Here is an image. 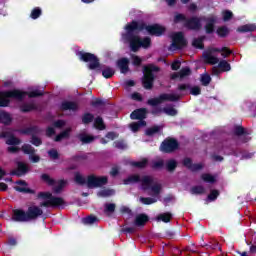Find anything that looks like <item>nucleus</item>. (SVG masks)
<instances>
[{"label": "nucleus", "mask_w": 256, "mask_h": 256, "mask_svg": "<svg viewBox=\"0 0 256 256\" xmlns=\"http://www.w3.org/2000/svg\"><path fill=\"white\" fill-rule=\"evenodd\" d=\"M143 29H145L150 35L159 36L165 33V28L159 24L145 26L142 22L133 21L125 27L126 34L122 35V41L124 43H130L131 51L136 52L139 51L141 47H143V49L150 47L151 39L149 37L140 39L139 36L133 35L135 31H143Z\"/></svg>", "instance_id": "f257e3e1"}, {"label": "nucleus", "mask_w": 256, "mask_h": 256, "mask_svg": "<svg viewBox=\"0 0 256 256\" xmlns=\"http://www.w3.org/2000/svg\"><path fill=\"white\" fill-rule=\"evenodd\" d=\"M131 183H141L142 189L152 196V198H140V202L143 203V205H153V203L159 201L162 187L153 177L132 175L124 180L125 185H131Z\"/></svg>", "instance_id": "f03ea898"}, {"label": "nucleus", "mask_w": 256, "mask_h": 256, "mask_svg": "<svg viewBox=\"0 0 256 256\" xmlns=\"http://www.w3.org/2000/svg\"><path fill=\"white\" fill-rule=\"evenodd\" d=\"M75 181L76 183H79V185H85L87 184V187L90 189H93V187H102V185H105L107 183V177H97V176H88L87 179L82 177L81 174L76 173L75 174Z\"/></svg>", "instance_id": "7ed1b4c3"}, {"label": "nucleus", "mask_w": 256, "mask_h": 256, "mask_svg": "<svg viewBox=\"0 0 256 256\" xmlns=\"http://www.w3.org/2000/svg\"><path fill=\"white\" fill-rule=\"evenodd\" d=\"M41 207H63L65 200L59 197H53L52 193L42 192L39 194Z\"/></svg>", "instance_id": "20e7f679"}, {"label": "nucleus", "mask_w": 256, "mask_h": 256, "mask_svg": "<svg viewBox=\"0 0 256 256\" xmlns=\"http://www.w3.org/2000/svg\"><path fill=\"white\" fill-rule=\"evenodd\" d=\"M213 53H221L222 57H229V55H231V50L227 48H209L206 52H204V61L210 65H217V63H219V58L213 56Z\"/></svg>", "instance_id": "39448f33"}, {"label": "nucleus", "mask_w": 256, "mask_h": 256, "mask_svg": "<svg viewBox=\"0 0 256 256\" xmlns=\"http://www.w3.org/2000/svg\"><path fill=\"white\" fill-rule=\"evenodd\" d=\"M26 96L27 92H22L20 90L2 92L0 93V107H7L10 99H17L18 101H21L22 99H25Z\"/></svg>", "instance_id": "423d86ee"}, {"label": "nucleus", "mask_w": 256, "mask_h": 256, "mask_svg": "<svg viewBox=\"0 0 256 256\" xmlns=\"http://www.w3.org/2000/svg\"><path fill=\"white\" fill-rule=\"evenodd\" d=\"M147 115V110L146 109H138L135 110L134 112L131 113L130 118L131 119H137L139 120V122H134L132 124H130V129L131 131H133V133H137V131H139V129H141V127H145V125H147V122H145V117Z\"/></svg>", "instance_id": "0eeeda50"}, {"label": "nucleus", "mask_w": 256, "mask_h": 256, "mask_svg": "<svg viewBox=\"0 0 256 256\" xmlns=\"http://www.w3.org/2000/svg\"><path fill=\"white\" fill-rule=\"evenodd\" d=\"M159 71V67L154 65H148L144 67L143 86L145 89H151L153 87V79H155V73Z\"/></svg>", "instance_id": "6e6552de"}, {"label": "nucleus", "mask_w": 256, "mask_h": 256, "mask_svg": "<svg viewBox=\"0 0 256 256\" xmlns=\"http://www.w3.org/2000/svg\"><path fill=\"white\" fill-rule=\"evenodd\" d=\"M174 22L183 23L184 27H187V29H193L194 31L201 29V19L192 18L191 20H187L183 14H177L174 17Z\"/></svg>", "instance_id": "1a4fd4ad"}, {"label": "nucleus", "mask_w": 256, "mask_h": 256, "mask_svg": "<svg viewBox=\"0 0 256 256\" xmlns=\"http://www.w3.org/2000/svg\"><path fill=\"white\" fill-rule=\"evenodd\" d=\"M1 137L8 138L6 140L7 145H12L8 147V151L10 153H17V151H19V148L15 145H19L21 141L14 137L13 132L11 130L2 132Z\"/></svg>", "instance_id": "9d476101"}, {"label": "nucleus", "mask_w": 256, "mask_h": 256, "mask_svg": "<svg viewBox=\"0 0 256 256\" xmlns=\"http://www.w3.org/2000/svg\"><path fill=\"white\" fill-rule=\"evenodd\" d=\"M179 99V95L177 94H161L159 97L148 100V105L152 107H157V105H161V103H165V101H177Z\"/></svg>", "instance_id": "9b49d317"}, {"label": "nucleus", "mask_w": 256, "mask_h": 256, "mask_svg": "<svg viewBox=\"0 0 256 256\" xmlns=\"http://www.w3.org/2000/svg\"><path fill=\"white\" fill-rule=\"evenodd\" d=\"M77 55L79 56V59H81V61L90 63L88 65L89 69H97V67H99V60L97 59V56L86 52H78Z\"/></svg>", "instance_id": "f8f14e48"}, {"label": "nucleus", "mask_w": 256, "mask_h": 256, "mask_svg": "<svg viewBox=\"0 0 256 256\" xmlns=\"http://www.w3.org/2000/svg\"><path fill=\"white\" fill-rule=\"evenodd\" d=\"M41 179L42 181H44V183H47V185L53 187V191H55V193H59V191H61L67 183L63 180L55 181L52 178H50L47 174H42Z\"/></svg>", "instance_id": "ddd939ff"}, {"label": "nucleus", "mask_w": 256, "mask_h": 256, "mask_svg": "<svg viewBox=\"0 0 256 256\" xmlns=\"http://www.w3.org/2000/svg\"><path fill=\"white\" fill-rule=\"evenodd\" d=\"M187 45V40L183 37V33H175L172 35V44L170 46V51H175V49H181Z\"/></svg>", "instance_id": "4468645a"}, {"label": "nucleus", "mask_w": 256, "mask_h": 256, "mask_svg": "<svg viewBox=\"0 0 256 256\" xmlns=\"http://www.w3.org/2000/svg\"><path fill=\"white\" fill-rule=\"evenodd\" d=\"M177 147H179V143H177V140L167 139L161 144L160 150L164 153H171V151H175Z\"/></svg>", "instance_id": "2eb2a0df"}, {"label": "nucleus", "mask_w": 256, "mask_h": 256, "mask_svg": "<svg viewBox=\"0 0 256 256\" xmlns=\"http://www.w3.org/2000/svg\"><path fill=\"white\" fill-rule=\"evenodd\" d=\"M22 151L23 153H25L26 155H30L29 159L30 161H32V163H39V161H41V158L39 157V155L35 154V149L32 148L31 145L29 144H24L22 146Z\"/></svg>", "instance_id": "dca6fc26"}, {"label": "nucleus", "mask_w": 256, "mask_h": 256, "mask_svg": "<svg viewBox=\"0 0 256 256\" xmlns=\"http://www.w3.org/2000/svg\"><path fill=\"white\" fill-rule=\"evenodd\" d=\"M26 213L28 215L29 221H31L32 219H37V217H41V215H43V210L38 206L31 205Z\"/></svg>", "instance_id": "f3484780"}, {"label": "nucleus", "mask_w": 256, "mask_h": 256, "mask_svg": "<svg viewBox=\"0 0 256 256\" xmlns=\"http://www.w3.org/2000/svg\"><path fill=\"white\" fill-rule=\"evenodd\" d=\"M12 219L13 221L25 222V221H29V216L27 212L23 210H14Z\"/></svg>", "instance_id": "a211bd4d"}, {"label": "nucleus", "mask_w": 256, "mask_h": 256, "mask_svg": "<svg viewBox=\"0 0 256 256\" xmlns=\"http://www.w3.org/2000/svg\"><path fill=\"white\" fill-rule=\"evenodd\" d=\"M118 69H120L121 73H128L129 72V59L121 58L117 61Z\"/></svg>", "instance_id": "6ab92c4d"}, {"label": "nucleus", "mask_w": 256, "mask_h": 256, "mask_svg": "<svg viewBox=\"0 0 256 256\" xmlns=\"http://www.w3.org/2000/svg\"><path fill=\"white\" fill-rule=\"evenodd\" d=\"M148 221L149 217H147V215L139 214L135 218L134 225H136V227H143V225H145Z\"/></svg>", "instance_id": "aec40b11"}, {"label": "nucleus", "mask_w": 256, "mask_h": 256, "mask_svg": "<svg viewBox=\"0 0 256 256\" xmlns=\"http://www.w3.org/2000/svg\"><path fill=\"white\" fill-rule=\"evenodd\" d=\"M14 189L16 191H19L20 193H29V186L27 185V182H25V181L16 182Z\"/></svg>", "instance_id": "412c9836"}, {"label": "nucleus", "mask_w": 256, "mask_h": 256, "mask_svg": "<svg viewBox=\"0 0 256 256\" xmlns=\"http://www.w3.org/2000/svg\"><path fill=\"white\" fill-rule=\"evenodd\" d=\"M215 21H217V19L215 18V16H210L206 19V33H213L214 27L213 25H215Z\"/></svg>", "instance_id": "4be33fe9"}, {"label": "nucleus", "mask_w": 256, "mask_h": 256, "mask_svg": "<svg viewBox=\"0 0 256 256\" xmlns=\"http://www.w3.org/2000/svg\"><path fill=\"white\" fill-rule=\"evenodd\" d=\"M188 75H191V70L186 67L183 68L179 73L173 74L172 79H185V77H188Z\"/></svg>", "instance_id": "5701e85b"}, {"label": "nucleus", "mask_w": 256, "mask_h": 256, "mask_svg": "<svg viewBox=\"0 0 256 256\" xmlns=\"http://www.w3.org/2000/svg\"><path fill=\"white\" fill-rule=\"evenodd\" d=\"M184 165L188 167V169H191V171H199V169L203 168L201 164H193L189 158L184 159Z\"/></svg>", "instance_id": "b1692460"}, {"label": "nucleus", "mask_w": 256, "mask_h": 256, "mask_svg": "<svg viewBox=\"0 0 256 256\" xmlns=\"http://www.w3.org/2000/svg\"><path fill=\"white\" fill-rule=\"evenodd\" d=\"M77 103L75 102H63L61 109L62 111H77Z\"/></svg>", "instance_id": "393cba45"}, {"label": "nucleus", "mask_w": 256, "mask_h": 256, "mask_svg": "<svg viewBox=\"0 0 256 256\" xmlns=\"http://www.w3.org/2000/svg\"><path fill=\"white\" fill-rule=\"evenodd\" d=\"M27 171H29V167L27 166V164L23 162H19L18 169L16 170L15 175H18V177H21V175H25Z\"/></svg>", "instance_id": "a878e982"}, {"label": "nucleus", "mask_w": 256, "mask_h": 256, "mask_svg": "<svg viewBox=\"0 0 256 256\" xmlns=\"http://www.w3.org/2000/svg\"><path fill=\"white\" fill-rule=\"evenodd\" d=\"M119 137V135L115 132H109L107 135H106V139L105 138H102L100 140V143H102V145H107V143H109V141H113L115 139H117Z\"/></svg>", "instance_id": "bb28decb"}, {"label": "nucleus", "mask_w": 256, "mask_h": 256, "mask_svg": "<svg viewBox=\"0 0 256 256\" xmlns=\"http://www.w3.org/2000/svg\"><path fill=\"white\" fill-rule=\"evenodd\" d=\"M255 29V24H246L244 26L239 27L237 31H239V33H249L250 31H255Z\"/></svg>", "instance_id": "cd10ccee"}, {"label": "nucleus", "mask_w": 256, "mask_h": 256, "mask_svg": "<svg viewBox=\"0 0 256 256\" xmlns=\"http://www.w3.org/2000/svg\"><path fill=\"white\" fill-rule=\"evenodd\" d=\"M173 215L169 212L158 215L157 221H163V223H169Z\"/></svg>", "instance_id": "c85d7f7f"}, {"label": "nucleus", "mask_w": 256, "mask_h": 256, "mask_svg": "<svg viewBox=\"0 0 256 256\" xmlns=\"http://www.w3.org/2000/svg\"><path fill=\"white\" fill-rule=\"evenodd\" d=\"M0 123H4V125H9V123H11V115L6 112H0Z\"/></svg>", "instance_id": "c756f323"}, {"label": "nucleus", "mask_w": 256, "mask_h": 256, "mask_svg": "<svg viewBox=\"0 0 256 256\" xmlns=\"http://www.w3.org/2000/svg\"><path fill=\"white\" fill-rule=\"evenodd\" d=\"M218 68L221 72L231 71V64L225 60H222L219 62Z\"/></svg>", "instance_id": "7c9ffc66"}, {"label": "nucleus", "mask_w": 256, "mask_h": 256, "mask_svg": "<svg viewBox=\"0 0 256 256\" xmlns=\"http://www.w3.org/2000/svg\"><path fill=\"white\" fill-rule=\"evenodd\" d=\"M79 139L82 143H93L95 141V137L89 134H80Z\"/></svg>", "instance_id": "2f4dec72"}, {"label": "nucleus", "mask_w": 256, "mask_h": 256, "mask_svg": "<svg viewBox=\"0 0 256 256\" xmlns=\"http://www.w3.org/2000/svg\"><path fill=\"white\" fill-rule=\"evenodd\" d=\"M95 129H99V131H103L105 129V123H103V118L98 117L94 121Z\"/></svg>", "instance_id": "473e14b6"}, {"label": "nucleus", "mask_w": 256, "mask_h": 256, "mask_svg": "<svg viewBox=\"0 0 256 256\" xmlns=\"http://www.w3.org/2000/svg\"><path fill=\"white\" fill-rule=\"evenodd\" d=\"M162 111L170 117H175V115H177V110L173 106H167Z\"/></svg>", "instance_id": "72a5a7b5"}, {"label": "nucleus", "mask_w": 256, "mask_h": 256, "mask_svg": "<svg viewBox=\"0 0 256 256\" xmlns=\"http://www.w3.org/2000/svg\"><path fill=\"white\" fill-rule=\"evenodd\" d=\"M102 75L105 77V79H111V77L115 75V70H113V68L107 67L102 71Z\"/></svg>", "instance_id": "f704fd0d"}, {"label": "nucleus", "mask_w": 256, "mask_h": 256, "mask_svg": "<svg viewBox=\"0 0 256 256\" xmlns=\"http://www.w3.org/2000/svg\"><path fill=\"white\" fill-rule=\"evenodd\" d=\"M202 179L206 183H215L217 181V178H215V176H213L211 174H203Z\"/></svg>", "instance_id": "c9c22d12"}, {"label": "nucleus", "mask_w": 256, "mask_h": 256, "mask_svg": "<svg viewBox=\"0 0 256 256\" xmlns=\"http://www.w3.org/2000/svg\"><path fill=\"white\" fill-rule=\"evenodd\" d=\"M159 131H161V126H154L146 130V135L151 137L152 135H155V133H159Z\"/></svg>", "instance_id": "e433bc0d"}, {"label": "nucleus", "mask_w": 256, "mask_h": 256, "mask_svg": "<svg viewBox=\"0 0 256 256\" xmlns=\"http://www.w3.org/2000/svg\"><path fill=\"white\" fill-rule=\"evenodd\" d=\"M98 219L95 216H88L83 219V223L85 225H93V223H97Z\"/></svg>", "instance_id": "4c0bfd02"}, {"label": "nucleus", "mask_w": 256, "mask_h": 256, "mask_svg": "<svg viewBox=\"0 0 256 256\" xmlns=\"http://www.w3.org/2000/svg\"><path fill=\"white\" fill-rule=\"evenodd\" d=\"M69 133H71L70 128L66 129L60 135L56 136L55 141H61L62 139H67V137H69Z\"/></svg>", "instance_id": "58836bf2"}, {"label": "nucleus", "mask_w": 256, "mask_h": 256, "mask_svg": "<svg viewBox=\"0 0 256 256\" xmlns=\"http://www.w3.org/2000/svg\"><path fill=\"white\" fill-rule=\"evenodd\" d=\"M111 195H115V191L108 189L98 192V197H111Z\"/></svg>", "instance_id": "ea45409f"}, {"label": "nucleus", "mask_w": 256, "mask_h": 256, "mask_svg": "<svg viewBox=\"0 0 256 256\" xmlns=\"http://www.w3.org/2000/svg\"><path fill=\"white\" fill-rule=\"evenodd\" d=\"M233 18V12L230 10H224L222 11V19L223 21H229V19Z\"/></svg>", "instance_id": "a19ab883"}, {"label": "nucleus", "mask_w": 256, "mask_h": 256, "mask_svg": "<svg viewBox=\"0 0 256 256\" xmlns=\"http://www.w3.org/2000/svg\"><path fill=\"white\" fill-rule=\"evenodd\" d=\"M176 167H177V162L175 160H168L166 162V169H168V171H174Z\"/></svg>", "instance_id": "79ce46f5"}, {"label": "nucleus", "mask_w": 256, "mask_h": 256, "mask_svg": "<svg viewBox=\"0 0 256 256\" xmlns=\"http://www.w3.org/2000/svg\"><path fill=\"white\" fill-rule=\"evenodd\" d=\"M201 83L204 86L209 85V83H211V76H209V74H202L201 75Z\"/></svg>", "instance_id": "37998d69"}, {"label": "nucleus", "mask_w": 256, "mask_h": 256, "mask_svg": "<svg viewBox=\"0 0 256 256\" xmlns=\"http://www.w3.org/2000/svg\"><path fill=\"white\" fill-rule=\"evenodd\" d=\"M192 45L196 47V49H203V38L194 39Z\"/></svg>", "instance_id": "c03bdc74"}, {"label": "nucleus", "mask_w": 256, "mask_h": 256, "mask_svg": "<svg viewBox=\"0 0 256 256\" xmlns=\"http://www.w3.org/2000/svg\"><path fill=\"white\" fill-rule=\"evenodd\" d=\"M33 109H35V103L24 104L21 106V111L24 113H27V111H33Z\"/></svg>", "instance_id": "a18cd8bd"}, {"label": "nucleus", "mask_w": 256, "mask_h": 256, "mask_svg": "<svg viewBox=\"0 0 256 256\" xmlns=\"http://www.w3.org/2000/svg\"><path fill=\"white\" fill-rule=\"evenodd\" d=\"M217 35H219V37L229 35V29H227V27H220L217 29Z\"/></svg>", "instance_id": "49530a36"}, {"label": "nucleus", "mask_w": 256, "mask_h": 256, "mask_svg": "<svg viewBox=\"0 0 256 256\" xmlns=\"http://www.w3.org/2000/svg\"><path fill=\"white\" fill-rule=\"evenodd\" d=\"M131 60H132V64L135 66V67H139V65H141L142 63V59L137 56V55H132L131 56Z\"/></svg>", "instance_id": "de8ad7c7"}, {"label": "nucleus", "mask_w": 256, "mask_h": 256, "mask_svg": "<svg viewBox=\"0 0 256 256\" xmlns=\"http://www.w3.org/2000/svg\"><path fill=\"white\" fill-rule=\"evenodd\" d=\"M132 165L134 167H138L139 169H143V167L147 165V159H142L141 161L133 162Z\"/></svg>", "instance_id": "09e8293b"}, {"label": "nucleus", "mask_w": 256, "mask_h": 256, "mask_svg": "<svg viewBox=\"0 0 256 256\" xmlns=\"http://www.w3.org/2000/svg\"><path fill=\"white\" fill-rule=\"evenodd\" d=\"M27 95H28L29 97H39V95H43V91H42V90H37V89H35V90H32V91H29V92L27 93Z\"/></svg>", "instance_id": "8fccbe9b"}, {"label": "nucleus", "mask_w": 256, "mask_h": 256, "mask_svg": "<svg viewBox=\"0 0 256 256\" xmlns=\"http://www.w3.org/2000/svg\"><path fill=\"white\" fill-rule=\"evenodd\" d=\"M114 147H116L117 149H127V144L125 143V141H117L114 142Z\"/></svg>", "instance_id": "3c124183"}, {"label": "nucleus", "mask_w": 256, "mask_h": 256, "mask_svg": "<svg viewBox=\"0 0 256 256\" xmlns=\"http://www.w3.org/2000/svg\"><path fill=\"white\" fill-rule=\"evenodd\" d=\"M219 197V191L217 190H212L210 195L208 196L209 201H215Z\"/></svg>", "instance_id": "603ef678"}, {"label": "nucleus", "mask_w": 256, "mask_h": 256, "mask_svg": "<svg viewBox=\"0 0 256 256\" xmlns=\"http://www.w3.org/2000/svg\"><path fill=\"white\" fill-rule=\"evenodd\" d=\"M41 15V10L39 8H35L31 12V18L32 19H38V17Z\"/></svg>", "instance_id": "864d4df0"}, {"label": "nucleus", "mask_w": 256, "mask_h": 256, "mask_svg": "<svg viewBox=\"0 0 256 256\" xmlns=\"http://www.w3.org/2000/svg\"><path fill=\"white\" fill-rule=\"evenodd\" d=\"M191 95H201V88L199 86H194L190 88Z\"/></svg>", "instance_id": "5fc2aeb1"}, {"label": "nucleus", "mask_w": 256, "mask_h": 256, "mask_svg": "<svg viewBox=\"0 0 256 256\" xmlns=\"http://www.w3.org/2000/svg\"><path fill=\"white\" fill-rule=\"evenodd\" d=\"M205 191V189L203 188V186H198V187H194L192 188V193L199 195L201 193H203Z\"/></svg>", "instance_id": "6e6d98bb"}, {"label": "nucleus", "mask_w": 256, "mask_h": 256, "mask_svg": "<svg viewBox=\"0 0 256 256\" xmlns=\"http://www.w3.org/2000/svg\"><path fill=\"white\" fill-rule=\"evenodd\" d=\"M83 123H91L93 121V115L85 114L82 118Z\"/></svg>", "instance_id": "4d7b16f0"}, {"label": "nucleus", "mask_w": 256, "mask_h": 256, "mask_svg": "<svg viewBox=\"0 0 256 256\" xmlns=\"http://www.w3.org/2000/svg\"><path fill=\"white\" fill-rule=\"evenodd\" d=\"M105 211L106 213H113L115 211V204H106Z\"/></svg>", "instance_id": "13d9d810"}, {"label": "nucleus", "mask_w": 256, "mask_h": 256, "mask_svg": "<svg viewBox=\"0 0 256 256\" xmlns=\"http://www.w3.org/2000/svg\"><path fill=\"white\" fill-rule=\"evenodd\" d=\"M31 143H32V145L39 147V145H41V139H39L37 136H33Z\"/></svg>", "instance_id": "bf43d9fd"}, {"label": "nucleus", "mask_w": 256, "mask_h": 256, "mask_svg": "<svg viewBox=\"0 0 256 256\" xmlns=\"http://www.w3.org/2000/svg\"><path fill=\"white\" fill-rule=\"evenodd\" d=\"M48 154L51 159H57L59 157V153L57 152V150H50Z\"/></svg>", "instance_id": "052dcab7"}, {"label": "nucleus", "mask_w": 256, "mask_h": 256, "mask_svg": "<svg viewBox=\"0 0 256 256\" xmlns=\"http://www.w3.org/2000/svg\"><path fill=\"white\" fill-rule=\"evenodd\" d=\"M235 133L236 135H243L245 133V129H243L241 126H238L236 127Z\"/></svg>", "instance_id": "680f3d73"}, {"label": "nucleus", "mask_w": 256, "mask_h": 256, "mask_svg": "<svg viewBox=\"0 0 256 256\" xmlns=\"http://www.w3.org/2000/svg\"><path fill=\"white\" fill-rule=\"evenodd\" d=\"M172 69L173 71H177V69H179V67H181V62L180 61H175L173 64H172Z\"/></svg>", "instance_id": "e2e57ef3"}, {"label": "nucleus", "mask_w": 256, "mask_h": 256, "mask_svg": "<svg viewBox=\"0 0 256 256\" xmlns=\"http://www.w3.org/2000/svg\"><path fill=\"white\" fill-rule=\"evenodd\" d=\"M64 125H65V121L63 120H58L57 122L54 123V127H57V128L64 127Z\"/></svg>", "instance_id": "0e129e2a"}, {"label": "nucleus", "mask_w": 256, "mask_h": 256, "mask_svg": "<svg viewBox=\"0 0 256 256\" xmlns=\"http://www.w3.org/2000/svg\"><path fill=\"white\" fill-rule=\"evenodd\" d=\"M153 167L155 169H159V167H163V160H158V161L154 162Z\"/></svg>", "instance_id": "69168bd1"}, {"label": "nucleus", "mask_w": 256, "mask_h": 256, "mask_svg": "<svg viewBox=\"0 0 256 256\" xmlns=\"http://www.w3.org/2000/svg\"><path fill=\"white\" fill-rule=\"evenodd\" d=\"M46 135H48V137H51V135H55V128L49 127L46 131Z\"/></svg>", "instance_id": "338daca9"}, {"label": "nucleus", "mask_w": 256, "mask_h": 256, "mask_svg": "<svg viewBox=\"0 0 256 256\" xmlns=\"http://www.w3.org/2000/svg\"><path fill=\"white\" fill-rule=\"evenodd\" d=\"M132 99H134L135 101H141V94L139 93L132 94Z\"/></svg>", "instance_id": "774afa93"}]
</instances>
